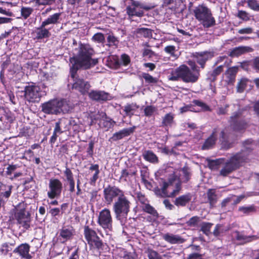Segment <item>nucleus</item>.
<instances>
[{
    "label": "nucleus",
    "instance_id": "f257e3e1",
    "mask_svg": "<svg viewBox=\"0 0 259 259\" xmlns=\"http://www.w3.org/2000/svg\"><path fill=\"white\" fill-rule=\"evenodd\" d=\"M93 54V50L89 46L81 45L78 48L77 53L70 59L72 64L70 68L71 77L74 81L72 88L78 91L82 94L88 92L90 85L88 82L82 79L75 78V73L79 68L88 69L94 67L98 63L97 59L92 58Z\"/></svg>",
    "mask_w": 259,
    "mask_h": 259
},
{
    "label": "nucleus",
    "instance_id": "f03ea898",
    "mask_svg": "<svg viewBox=\"0 0 259 259\" xmlns=\"http://www.w3.org/2000/svg\"><path fill=\"white\" fill-rule=\"evenodd\" d=\"M190 172L189 169L185 167L180 170V176L178 178L174 174L169 179L168 182H164L161 188V191L157 195L161 197H174L178 195L180 190V182H186L189 179Z\"/></svg>",
    "mask_w": 259,
    "mask_h": 259
},
{
    "label": "nucleus",
    "instance_id": "7ed1b4c3",
    "mask_svg": "<svg viewBox=\"0 0 259 259\" xmlns=\"http://www.w3.org/2000/svg\"><path fill=\"white\" fill-rule=\"evenodd\" d=\"M41 111L46 114L57 115L68 113L71 108L65 100L53 99L41 105Z\"/></svg>",
    "mask_w": 259,
    "mask_h": 259
},
{
    "label": "nucleus",
    "instance_id": "20e7f679",
    "mask_svg": "<svg viewBox=\"0 0 259 259\" xmlns=\"http://www.w3.org/2000/svg\"><path fill=\"white\" fill-rule=\"evenodd\" d=\"M199 75L198 71L192 72L187 66L183 65L173 70L168 76V79L176 81L182 78L186 82H195L198 80Z\"/></svg>",
    "mask_w": 259,
    "mask_h": 259
},
{
    "label": "nucleus",
    "instance_id": "39448f33",
    "mask_svg": "<svg viewBox=\"0 0 259 259\" xmlns=\"http://www.w3.org/2000/svg\"><path fill=\"white\" fill-rule=\"evenodd\" d=\"M131 201L124 194L119 199H117L113 204V210L117 220L122 222L127 216L130 210Z\"/></svg>",
    "mask_w": 259,
    "mask_h": 259
},
{
    "label": "nucleus",
    "instance_id": "423d86ee",
    "mask_svg": "<svg viewBox=\"0 0 259 259\" xmlns=\"http://www.w3.org/2000/svg\"><path fill=\"white\" fill-rule=\"evenodd\" d=\"M194 14L196 19L205 28L214 26L215 24L211 11L204 5H199L194 9Z\"/></svg>",
    "mask_w": 259,
    "mask_h": 259
},
{
    "label": "nucleus",
    "instance_id": "0eeeda50",
    "mask_svg": "<svg viewBox=\"0 0 259 259\" xmlns=\"http://www.w3.org/2000/svg\"><path fill=\"white\" fill-rule=\"evenodd\" d=\"M246 160V156L242 153H238L232 156L227 162L220 171L221 175L226 176L237 169Z\"/></svg>",
    "mask_w": 259,
    "mask_h": 259
},
{
    "label": "nucleus",
    "instance_id": "6e6552de",
    "mask_svg": "<svg viewBox=\"0 0 259 259\" xmlns=\"http://www.w3.org/2000/svg\"><path fill=\"white\" fill-rule=\"evenodd\" d=\"M153 7L151 6H144L138 2L130 0L128 5L126 6V13L130 17L137 16L141 17L144 15V10H149Z\"/></svg>",
    "mask_w": 259,
    "mask_h": 259
},
{
    "label": "nucleus",
    "instance_id": "1a4fd4ad",
    "mask_svg": "<svg viewBox=\"0 0 259 259\" xmlns=\"http://www.w3.org/2000/svg\"><path fill=\"white\" fill-rule=\"evenodd\" d=\"M15 218L18 224L21 225L24 229H27L30 227V214L26 211L24 204H19L16 208Z\"/></svg>",
    "mask_w": 259,
    "mask_h": 259
},
{
    "label": "nucleus",
    "instance_id": "9d476101",
    "mask_svg": "<svg viewBox=\"0 0 259 259\" xmlns=\"http://www.w3.org/2000/svg\"><path fill=\"white\" fill-rule=\"evenodd\" d=\"M112 218L109 209L104 208L100 212L98 223L104 229L111 231L112 229Z\"/></svg>",
    "mask_w": 259,
    "mask_h": 259
},
{
    "label": "nucleus",
    "instance_id": "9b49d317",
    "mask_svg": "<svg viewBox=\"0 0 259 259\" xmlns=\"http://www.w3.org/2000/svg\"><path fill=\"white\" fill-rule=\"evenodd\" d=\"M103 193L105 202L107 204H111L115 198L119 199L125 194L122 190L115 186L105 188Z\"/></svg>",
    "mask_w": 259,
    "mask_h": 259
},
{
    "label": "nucleus",
    "instance_id": "f8f14e48",
    "mask_svg": "<svg viewBox=\"0 0 259 259\" xmlns=\"http://www.w3.org/2000/svg\"><path fill=\"white\" fill-rule=\"evenodd\" d=\"M45 95L39 86L29 85L25 88V97L29 102H38L40 98Z\"/></svg>",
    "mask_w": 259,
    "mask_h": 259
},
{
    "label": "nucleus",
    "instance_id": "ddd939ff",
    "mask_svg": "<svg viewBox=\"0 0 259 259\" xmlns=\"http://www.w3.org/2000/svg\"><path fill=\"white\" fill-rule=\"evenodd\" d=\"M63 189L62 183L57 179H51L49 183L47 195L50 199L57 198L61 195Z\"/></svg>",
    "mask_w": 259,
    "mask_h": 259
},
{
    "label": "nucleus",
    "instance_id": "4468645a",
    "mask_svg": "<svg viewBox=\"0 0 259 259\" xmlns=\"http://www.w3.org/2000/svg\"><path fill=\"white\" fill-rule=\"evenodd\" d=\"M84 234L88 244L91 246L97 248L101 247L102 243L94 230L86 226L84 228Z\"/></svg>",
    "mask_w": 259,
    "mask_h": 259
},
{
    "label": "nucleus",
    "instance_id": "2eb2a0df",
    "mask_svg": "<svg viewBox=\"0 0 259 259\" xmlns=\"http://www.w3.org/2000/svg\"><path fill=\"white\" fill-rule=\"evenodd\" d=\"M213 56V53L210 52L196 53L194 55L195 60L202 68H204L205 62L212 58Z\"/></svg>",
    "mask_w": 259,
    "mask_h": 259
},
{
    "label": "nucleus",
    "instance_id": "dca6fc26",
    "mask_svg": "<svg viewBox=\"0 0 259 259\" xmlns=\"http://www.w3.org/2000/svg\"><path fill=\"white\" fill-rule=\"evenodd\" d=\"M232 237L241 244L249 242L253 240L258 238L256 236H245L238 231L234 232L232 234Z\"/></svg>",
    "mask_w": 259,
    "mask_h": 259
},
{
    "label": "nucleus",
    "instance_id": "f3484780",
    "mask_svg": "<svg viewBox=\"0 0 259 259\" xmlns=\"http://www.w3.org/2000/svg\"><path fill=\"white\" fill-rule=\"evenodd\" d=\"M30 247L28 244H22L16 248L14 252L17 253L21 257L25 259H30L31 256L29 254Z\"/></svg>",
    "mask_w": 259,
    "mask_h": 259
},
{
    "label": "nucleus",
    "instance_id": "a211bd4d",
    "mask_svg": "<svg viewBox=\"0 0 259 259\" xmlns=\"http://www.w3.org/2000/svg\"><path fill=\"white\" fill-rule=\"evenodd\" d=\"M180 0H162L161 7L166 10L175 12L179 7Z\"/></svg>",
    "mask_w": 259,
    "mask_h": 259
},
{
    "label": "nucleus",
    "instance_id": "6ab92c4d",
    "mask_svg": "<svg viewBox=\"0 0 259 259\" xmlns=\"http://www.w3.org/2000/svg\"><path fill=\"white\" fill-rule=\"evenodd\" d=\"M89 96L93 100L97 101H106L111 98L108 93L103 91H92L90 93Z\"/></svg>",
    "mask_w": 259,
    "mask_h": 259
},
{
    "label": "nucleus",
    "instance_id": "aec40b11",
    "mask_svg": "<svg viewBox=\"0 0 259 259\" xmlns=\"http://www.w3.org/2000/svg\"><path fill=\"white\" fill-rule=\"evenodd\" d=\"M45 27L42 26V23H41L40 26L33 31L35 38L40 39L50 37L51 33L48 29L45 28Z\"/></svg>",
    "mask_w": 259,
    "mask_h": 259
},
{
    "label": "nucleus",
    "instance_id": "412c9836",
    "mask_svg": "<svg viewBox=\"0 0 259 259\" xmlns=\"http://www.w3.org/2000/svg\"><path fill=\"white\" fill-rule=\"evenodd\" d=\"M135 127L124 128L118 132L113 134L112 138L113 140L116 141L130 135L134 131Z\"/></svg>",
    "mask_w": 259,
    "mask_h": 259
},
{
    "label": "nucleus",
    "instance_id": "4be33fe9",
    "mask_svg": "<svg viewBox=\"0 0 259 259\" xmlns=\"http://www.w3.org/2000/svg\"><path fill=\"white\" fill-rule=\"evenodd\" d=\"M163 238L171 244L181 243L184 241V240L180 236L172 234H164L163 236Z\"/></svg>",
    "mask_w": 259,
    "mask_h": 259
},
{
    "label": "nucleus",
    "instance_id": "5701e85b",
    "mask_svg": "<svg viewBox=\"0 0 259 259\" xmlns=\"http://www.w3.org/2000/svg\"><path fill=\"white\" fill-rule=\"evenodd\" d=\"M191 198L192 196L190 194L183 195L177 198L174 203L178 206H184L190 201Z\"/></svg>",
    "mask_w": 259,
    "mask_h": 259
},
{
    "label": "nucleus",
    "instance_id": "b1692460",
    "mask_svg": "<svg viewBox=\"0 0 259 259\" xmlns=\"http://www.w3.org/2000/svg\"><path fill=\"white\" fill-rule=\"evenodd\" d=\"M12 188V185H7L3 184L0 185V198L1 200L4 198L8 199L10 196Z\"/></svg>",
    "mask_w": 259,
    "mask_h": 259
},
{
    "label": "nucleus",
    "instance_id": "393cba45",
    "mask_svg": "<svg viewBox=\"0 0 259 259\" xmlns=\"http://www.w3.org/2000/svg\"><path fill=\"white\" fill-rule=\"evenodd\" d=\"M218 133L219 132L217 129H215L213 131L211 135L205 141L203 145L202 149H209L215 144Z\"/></svg>",
    "mask_w": 259,
    "mask_h": 259
},
{
    "label": "nucleus",
    "instance_id": "a878e982",
    "mask_svg": "<svg viewBox=\"0 0 259 259\" xmlns=\"http://www.w3.org/2000/svg\"><path fill=\"white\" fill-rule=\"evenodd\" d=\"M175 114L172 113L166 114L162 117V124L164 126H171L175 123Z\"/></svg>",
    "mask_w": 259,
    "mask_h": 259
},
{
    "label": "nucleus",
    "instance_id": "bb28decb",
    "mask_svg": "<svg viewBox=\"0 0 259 259\" xmlns=\"http://www.w3.org/2000/svg\"><path fill=\"white\" fill-rule=\"evenodd\" d=\"M144 158L151 163H157L158 162V158L157 156L151 151H146L143 154Z\"/></svg>",
    "mask_w": 259,
    "mask_h": 259
},
{
    "label": "nucleus",
    "instance_id": "cd10ccee",
    "mask_svg": "<svg viewBox=\"0 0 259 259\" xmlns=\"http://www.w3.org/2000/svg\"><path fill=\"white\" fill-rule=\"evenodd\" d=\"M60 16V13H55L50 16L46 20H45L42 22V26H46L50 24H56L58 22Z\"/></svg>",
    "mask_w": 259,
    "mask_h": 259
},
{
    "label": "nucleus",
    "instance_id": "c85d7f7f",
    "mask_svg": "<svg viewBox=\"0 0 259 259\" xmlns=\"http://www.w3.org/2000/svg\"><path fill=\"white\" fill-rule=\"evenodd\" d=\"M249 48L245 47H239L234 48L230 54L231 57H237L248 52Z\"/></svg>",
    "mask_w": 259,
    "mask_h": 259
},
{
    "label": "nucleus",
    "instance_id": "c756f323",
    "mask_svg": "<svg viewBox=\"0 0 259 259\" xmlns=\"http://www.w3.org/2000/svg\"><path fill=\"white\" fill-rule=\"evenodd\" d=\"M73 235L72 229L71 228H63L60 232V236L65 241L70 239Z\"/></svg>",
    "mask_w": 259,
    "mask_h": 259
},
{
    "label": "nucleus",
    "instance_id": "7c9ffc66",
    "mask_svg": "<svg viewBox=\"0 0 259 259\" xmlns=\"http://www.w3.org/2000/svg\"><path fill=\"white\" fill-rule=\"evenodd\" d=\"M139 106L136 104L132 103L127 104L124 107V111L127 116L134 115L135 112L139 108Z\"/></svg>",
    "mask_w": 259,
    "mask_h": 259
},
{
    "label": "nucleus",
    "instance_id": "2f4dec72",
    "mask_svg": "<svg viewBox=\"0 0 259 259\" xmlns=\"http://www.w3.org/2000/svg\"><path fill=\"white\" fill-rule=\"evenodd\" d=\"M66 123H68V121L65 119H62L56 122L53 132L58 135L62 134L64 131L62 130V127L64 125H65Z\"/></svg>",
    "mask_w": 259,
    "mask_h": 259
},
{
    "label": "nucleus",
    "instance_id": "473e14b6",
    "mask_svg": "<svg viewBox=\"0 0 259 259\" xmlns=\"http://www.w3.org/2000/svg\"><path fill=\"white\" fill-rule=\"evenodd\" d=\"M115 123L111 119L105 116L100 121V124L105 128H110L113 126Z\"/></svg>",
    "mask_w": 259,
    "mask_h": 259
},
{
    "label": "nucleus",
    "instance_id": "72a5a7b5",
    "mask_svg": "<svg viewBox=\"0 0 259 259\" xmlns=\"http://www.w3.org/2000/svg\"><path fill=\"white\" fill-rule=\"evenodd\" d=\"M141 207L144 211L150 213L154 217H157L158 215L156 210L150 204L148 203H144Z\"/></svg>",
    "mask_w": 259,
    "mask_h": 259
},
{
    "label": "nucleus",
    "instance_id": "f704fd0d",
    "mask_svg": "<svg viewBox=\"0 0 259 259\" xmlns=\"http://www.w3.org/2000/svg\"><path fill=\"white\" fill-rule=\"evenodd\" d=\"M248 7L255 11H259V3L256 0H246Z\"/></svg>",
    "mask_w": 259,
    "mask_h": 259
},
{
    "label": "nucleus",
    "instance_id": "c9c22d12",
    "mask_svg": "<svg viewBox=\"0 0 259 259\" xmlns=\"http://www.w3.org/2000/svg\"><path fill=\"white\" fill-rule=\"evenodd\" d=\"M157 111V108L154 106L149 105L146 106L144 110L146 116H151Z\"/></svg>",
    "mask_w": 259,
    "mask_h": 259
},
{
    "label": "nucleus",
    "instance_id": "e433bc0d",
    "mask_svg": "<svg viewBox=\"0 0 259 259\" xmlns=\"http://www.w3.org/2000/svg\"><path fill=\"white\" fill-rule=\"evenodd\" d=\"M33 9L30 7H22L21 9V16L27 19L33 12Z\"/></svg>",
    "mask_w": 259,
    "mask_h": 259
},
{
    "label": "nucleus",
    "instance_id": "4c0bfd02",
    "mask_svg": "<svg viewBox=\"0 0 259 259\" xmlns=\"http://www.w3.org/2000/svg\"><path fill=\"white\" fill-rule=\"evenodd\" d=\"M142 77L145 80L146 82L149 83H155L157 82V79L153 77L148 73H143Z\"/></svg>",
    "mask_w": 259,
    "mask_h": 259
},
{
    "label": "nucleus",
    "instance_id": "58836bf2",
    "mask_svg": "<svg viewBox=\"0 0 259 259\" xmlns=\"http://www.w3.org/2000/svg\"><path fill=\"white\" fill-rule=\"evenodd\" d=\"M236 16L243 21H247L250 19L249 13L245 11L239 10Z\"/></svg>",
    "mask_w": 259,
    "mask_h": 259
},
{
    "label": "nucleus",
    "instance_id": "ea45409f",
    "mask_svg": "<svg viewBox=\"0 0 259 259\" xmlns=\"http://www.w3.org/2000/svg\"><path fill=\"white\" fill-rule=\"evenodd\" d=\"M248 80L246 78H242L237 85V92L242 93L245 90Z\"/></svg>",
    "mask_w": 259,
    "mask_h": 259
},
{
    "label": "nucleus",
    "instance_id": "a19ab883",
    "mask_svg": "<svg viewBox=\"0 0 259 259\" xmlns=\"http://www.w3.org/2000/svg\"><path fill=\"white\" fill-rule=\"evenodd\" d=\"M137 32L145 37H149L152 36V31L148 28H139L137 30Z\"/></svg>",
    "mask_w": 259,
    "mask_h": 259
},
{
    "label": "nucleus",
    "instance_id": "79ce46f5",
    "mask_svg": "<svg viewBox=\"0 0 259 259\" xmlns=\"http://www.w3.org/2000/svg\"><path fill=\"white\" fill-rule=\"evenodd\" d=\"M35 6L50 5L53 4V0H32Z\"/></svg>",
    "mask_w": 259,
    "mask_h": 259
},
{
    "label": "nucleus",
    "instance_id": "37998d69",
    "mask_svg": "<svg viewBox=\"0 0 259 259\" xmlns=\"http://www.w3.org/2000/svg\"><path fill=\"white\" fill-rule=\"evenodd\" d=\"M212 224L210 223H203L201 225V230L206 235H208Z\"/></svg>",
    "mask_w": 259,
    "mask_h": 259
},
{
    "label": "nucleus",
    "instance_id": "c03bdc74",
    "mask_svg": "<svg viewBox=\"0 0 259 259\" xmlns=\"http://www.w3.org/2000/svg\"><path fill=\"white\" fill-rule=\"evenodd\" d=\"M164 51L169 54L171 56L176 57L175 52H176V47L174 46H167L165 47L164 49Z\"/></svg>",
    "mask_w": 259,
    "mask_h": 259
},
{
    "label": "nucleus",
    "instance_id": "a18cd8bd",
    "mask_svg": "<svg viewBox=\"0 0 259 259\" xmlns=\"http://www.w3.org/2000/svg\"><path fill=\"white\" fill-rule=\"evenodd\" d=\"M238 67L234 66L229 68L225 73V75H231L232 77H235L236 74L238 72Z\"/></svg>",
    "mask_w": 259,
    "mask_h": 259
},
{
    "label": "nucleus",
    "instance_id": "49530a36",
    "mask_svg": "<svg viewBox=\"0 0 259 259\" xmlns=\"http://www.w3.org/2000/svg\"><path fill=\"white\" fill-rule=\"evenodd\" d=\"M93 39L95 41L101 43L103 42L105 40V37L101 33H97L93 36Z\"/></svg>",
    "mask_w": 259,
    "mask_h": 259
},
{
    "label": "nucleus",
    "instance_id": "de8ad7c7",
    "mask_svg": "<svg viewBox=\"0 0 259 259\" xmlns=\"http://www.w3.org/2000/svg\"><path fill=\"white\" fill-rule=\"evenodd\" d=\"M199 221V218L198 217H193L191 218L187 223L188 226L191 227H195Z\"/></svg>",
    "mask_w": 259,
    "mask_h": 259
},
{
    "label": "nucleus",
    "instance_id": "09e8293b",
    "mask_svg": "<svg viewBox=\"0 0 259 259\" xmlns=\"http://www.w3.org/2000/svg\"><path fill=\"white\" fill-rule=\"evenodd\" d=\"M208 199L210 203H213L216 201V195L214 194V191L212 190H209L207 192Z\"/></svg>",
    "mask_w": 259,
    "mask_h": 259
},
{
    "label": "nucleus",
    "instance_id": "8fccbe9b",
    "mask_svg": "<svg viewBox=\"0 0 259 259\" xmlns=\"http://www.w3.org/2000/svg\"><path fill=\"white\" fill-rule=\"evenodd\" d=\"M108 42L109 46H117L118 44V40L117 38L112 35H109L107 37Z\"/></svg>",
    "mask_w": 259,
    "mask_h": 259
},
{
    "label": "nucleus",
    "instance_id": "3c124183",
    "mask_svg": "<svg viewBox=\"0 0 259 259\" xmlns=\"http://www.w3.org/2000/svg\"><path fill=\"white\" fill-rule=\"evenodd\" d=\"M239 210L243 213H249L254 210L253 206H242L239 208Z\"/></svg>",
    "mask_w": 259,
    "mask_h": 259
},
{
    "label": "nucleus",
    "instance_id": "603ef678",
    "mask_svg": "<svg viewBox=\"0 0 259 259\" xmlns=\"http://www.w3.org/2000/svg\"><path fill=\"white\" fill-rule=\"evenodd\" d=\"M148 257L149 259H162L160 256L154 250L149 251Z\"/></svg>",
    "mask_w": 259,
    "mask_h": 259
},
{
    "label": "nucleus",
    "instance_id": "864d4df0",
    "mask_svg": "<svg viewBox=\"0 0 259 259\" xmlns=\"http://www.w3.org/2000/svg\"><path fill=\"white\" fill-rule=\"evenodd\" d=\"M223 65H220L214 69L211 73V75L214 77L215 76L220 74L223 70Z\"/></svg>",
    "mask_w": 259,
    "mask_h": 259
},
{
    "label": "nucleus",
    "instance_id": "5fc2aeb1",
    "mask_svg": "<svg viewBox=\"0 0 259 259\" xmlns=\"http://www.w3.org/2000/svg\"><path fill=\"white\" fill-rule=\"evenodd\" d=\"M64 174L68 181L73 180L72 173L69 168H66L65 170L64 171Z\"/></svg>",
    "mask_w": 259,
    "mask_h": 259
},
{
    "label": "nucleus",
    "instance_id": "6e6d98bb",
    "mask_svg": "<svg viewBox=\"0 0 259 259\" xmlns=\"http://www.w3.org/2000/svg\"><path fill=\"white\" fill-rule=\"evenodd\" d=\"M17 166L16 165H9L7 168L6 174L10 176L16 169Z\"/></svg>",
    "mask_w": 259,
    "mask_h": 259
},
{
    "label": "nucleus",
    "instance_id": "4d7b16f0",
    "mask_svg": "<svg viewBox=\"0 0 259 259\" xmlns=\"http://www.w3.org/2000/svg\"><path fill=\"white\" fill-rule=\"evenodd\" d=\"M154 55V52L150 49H145L144 50L143 55V56H148L149 57H151Z\"/></svg>",
    "mask_w": 259,
    "mask_h": 259
},
{
    "label": "nucleus",
    "instance_id": "13d9d810",
    "mask_svg": "<svg viewBox=\"0 0 259 259\" xmlns=\"http://www.w3.org/2000/svg\"><path fill=\"white\" fill-rule=\"evenodd\" d=\"M252 29L250 27L240 29L238 30V32L240 34H250L252 32Z\"/></svg>",
    "mask_w": 259,
    "mask_h": 259
},
{
    "label": "nucleus",
    "instance_id": "bf43d9fd",
    "mask_svg": "<svg viewBox=\"0 0 259 259\" xmlns=\"http://www.w3.org/2000/svg\"><path fill=\"white\" fill-rule=\"evenodd\" d=\"M128 176V172L125 169H124L122 171L121 176L120 177V179L121 181H126L127 180V177Z\"/></svg>",
    "mask_w": 259,
    "mask_h": 259
},
{
    "label": "nucleus",
    "instance_id": "052dcab7",
    "mask_svg": "<svg viewBox=\"0 0 259 259\" xmlns=\"http://www.w3.org/2000/svg\"><path fill=\"white\" fill-rule=\"evenodd\" d=\"M100 173V170L95 171L92 178L91 179V183H95L97 179H98V175Z\"/></svg>",
    "mask_w": 259,
    "mask_h": 259
},
{
    "label": "nucleus",
    "instance_id": "680f3d73",
    "mask_svg": "<svg viewBox=\"0 0 259 259\" xmlns=\"http://www.w3.org/2000/svg\"><path fill=\"white\" fill-rule=\"evenodd\" d=\"M121 59L124 65H126L130 61L129 57L125 54H123L121 56Z\"/></svg>",
    "mask_w": 259,
    "mask_h": 259
},
{
    "label": "nucleus",
    "instance_id": "e2e57ef3",
    "mask_svg": "<svg viewBox=\"0 0 259 259\" xmlns=\"http://www.w3.org/2000/svg\"><path fill=\"white\" fill-rule=\"evenodd\" d=\"M252 141L251 140H248L244 142V147L247 149H251L252 148Z\"/></svg>",
    "mask_w": 259,
    "mask_h": 259
},
{
    "label": "nucleus",
    "instance_id": "0e129e2a",
    "mask_svg": "<svg viewBox=\"0 0 259 259\" xmlns=\"http://www.w3.org/2000/svg\"><path fill=\"white\" fill-rule=\"evenodd\" d=\"M50 212L53 216L57 215L60 212V209L58 208H52L50 210Z\"/></svg>",
    "mask_w": 259,
    "mask_h": 259
},
{
    "label": "nucleus",
    "instance_id": "69168bd1",
    "mask_svg": "<svg viewBox=\"0 0 259 259\" xmlns=\"http://www.w3.org/2000/svg\"><path fill=\"white\" fill-rule=\"evenodd\" d=\"M219 164L218 161H211L209 163V166L211 169L217 168V165Z\"/></svg>",
    "mask_w": 259,
    "mask_h": 259
},
{
    "label": "nucleus",
    "instance_id": "338daca9",
    "mask_svg": "<svg viewBox=\"0 0 259 259\" xmlns=\"http://www.w3.org/2000/svg\"><path fill=\"white\" fill-rule=\"evenodd\" d=\"M254 68L259 72V58H256L253 61Z\"/></svg>",
    "mask_w": 259,
    "mask_h": 259
},
{
    "label": "nucleus",
    "instance_id": "774afa93",
    "mask_svg": "<svg viewBox=\"0 0 259 259\" xmlns=\"http://www.w3.org/2000/svg\"><path fill=\"white\" fill-rule=\"evenodd\" d=\"M188 259H202L201 256L197 253L190 254Z\"/></svg>",
    "mask_w": 259,
    "mask_h": 259
}]
</instances>
